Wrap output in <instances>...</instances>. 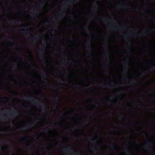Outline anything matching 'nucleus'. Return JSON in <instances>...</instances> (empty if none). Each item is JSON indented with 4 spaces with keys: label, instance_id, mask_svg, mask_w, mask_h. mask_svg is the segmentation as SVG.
Listing matches in <instances>:
<instances>
[{
    "label": "nucleus",
    "instance_id": "a878e982",
    "mask_svg": "<svg viewBox=\"0 0 155 155\" xmlns=\"http://www.w3.org/2000/svg\"><path fill=\"white\" fill-rule=\"evenodd\" d=\"M21 22V21H14V22L15 23H19V22Z\"/></svg>",
    "mask_w": 155,
    "mask_h": 155
},
{
    "label": "nucleus",
    "instance_id": "c756f323",
    "mask_svg": "<svg viewBox=\"0 0 155 155\" xmlns=\"http://www.w3.org/2000/svg\"><path fill=\"white\" fill-rule=\"evenodd\" d=\"M105 56L109 57L110 56V55L108 53H107L105 54Z\"/></svg>",
    "mask_w": 155,
    "mask_h": 155
},
{
    "label": "nucleus",
    "instance_id": "603ef678",
    "mask_svg": "<svg viewBox=\"0 0 155 155\" xmlns=\"http://www.w3.org/2000/svg\"><path fill=\"white\" fill-rule=\"evenodd\" d=\"M134 9L135 10H136L137 9V8H134Z\"/></svg>",
    "mask_w": 155,
    "mask_h": 155
},
{
    "label": "nucleus",
    "instance_id": "2f4dec72",
    "mask_svg": "<svg viewBox=\"0 0 155 155\" xmlns=\"http://www.w3.org/2000/svg\"><path fill=\"white\" fill-rule=\"evenodd\" d=\"M36 15L37 16H39L40 15V12H37Z\"/></svg>",
    "mask_w": 155,
    "mask_h": 155
},
{
    "label": "nucleus",
    "instance_id": "69168bd1",
    "mask_svg": "<svg viewBox=\"0 0 155 155\" xmlns=\"http://www.w3.org/2000/svg\"><path fill=\"white\" fill-rule=\"evenodd\" d=\"M92 49H94V48H93H93H92Z\"/></svg>",
    "mask_w": 155,
    "mask_h": 155
},
{
    "label": "nucleus",
    "instance_id": "4be33fe9",
    "mask_svg": "<svg viewBox=\"0 0 155 155\" xmlns=\"http://www.w3.org/2000/svg\"><path fill=\"white\" fill-rule=\"evenodd\" d=\"M149 31H145L144 33H143V35H148L149 33Z\"/></svg>",
    "mask_w": 155,
    "mask_h": 155
},
{
    "label": "nucleus",
    "instance_id": "2eb2a0df",
    "mask_svg": "<svg viewBox=\"0 0 155 155\" xmlns=\"http://www.w3.org/2000/svg\"><path fill=\"white\" fill-rule=\"evenodd\" d=\"M41 56L42 57H43L44 54H45L46 53L45 52V50L43 49H41L40 51Z\"/></svg>",
    "mask_w": 155,
    "mask_h": 155
},
{
    "label": "nucleus",
    "instance_id": "412c9836",
    "mask_svg": "<svg viewBox=\"0 0 155 155\" xmlns=\"http://www.w3.org/2000/svg\"><path fill=\"white\" fill-rule=\"evenodd\" d=\"M28 137L26 136L24 137L21 138V140H26L27 139Z\"/></svg>",
    "mask_w": 155,
    "mask_h": 155
},
{
    "label": "nucleus",
    "instance_id": "c85d7f7f",
    "mask_svg": "<svg viewBox=\"0 0 155 155\" xmlns=\"http://www.w3.org/2000/svg\"><path fill=\"white\" fill-rule=\"evenodd\" d=\"M114 148V150H117V146H114L113 147Z\"/></svg>",
    "mask_w": 155,
    "mask_h": 155
},
{
    "label": "nucleus",
    "instance_id": "20e7f679",
    "mask_svg": "<svg viewBox=\"0 0 155 155\" xmlns=\"http://www.w3.org/2000/svg\"><path fill=\"white\" fill-rule=\"evenodd\" d=\"M76 119L78 120L77 126V127L72 128V129H70L69 131L70 132H72L73 131H77L80 129L83 126V123L81 120H79L77 118H76Z\"/></svg>",
    "mask_w": 155,
    "mask_h": 155
},
{
    "label": "nucleus",
    "instance_id": "13d9d810",
    "mask_svg": "<svg viewBox=\"0 0 155 155\" xmlns=\"http://www.w3.org/2000/svg\"><path fill=\"white\" fill-rule=\"evenodd\" d=\"M63 115H65L66 114H63Z\"/></svg>",
    "mask_w": 155,
    "mask_h": 155
},
{
    "label": "nucleus",
    "instance_id": "aec40b11",
    "mask_svg": "<svg viewBox=\"0 0 155 155\" xmlns=\"http://www.w3.org/2000/svg\"><path fill=\"white\" fill-rule=\"evenodd\" d=\"M78 85H79V84H73L72 86L74 87V88H78Z\"/></svg>",
    "mask_w": 155,
    "mask_h": 155
},
{
    "label": "nucleus",
    "instance_id": "e433bc0d",
    "mask_svg": "<svg viewBox=\"0 0 155 155\" xmlns=\"http://www.w3.org/2000/svg\"><path fill=\"white\" fill-rule=\"evenodd\" d=\"M59 15L61 16H62L63 15V13H62L61 14H60Z\"/></svg>",
    "mask_w": 155,
    "mask_h": 155
},
{
    "label": "nucleus",
    "instance_id": "f704fd0d",
    "mask_svg": "<svg viewBox=\"0 0 155 155\" xmlns=\"http://www.w3.org/2000/svg\"><path fill=\"white\" fill-rule=\"evenodd\" d=\"M36 119L40 120L42 119V118H36Z\"/></svg>",
    "mask_w": 155,
    "mask_h": 155
},
{
    "label": "nucleus",
    "instance_id": "c03bdc74",
    "mask_svg": "<svg viewBox=\"0 0 155 155\" xmlns=\"http://www.w3.org/2000/svg\"><path fill=\"white\" fill-rule=\"evenodd\" d=\"M110 59H109V61H107V62L109 63H110Z\"/></svg>",
    "mask_w": 155,
    "mask_h": 155
},
{
    "label": "nucleus",
    "instance_id": "c9c22d12",
    "mask_svg": "<svg viewBox=\"0 0 155 155\" xmlns=\"http://www.w3.org/2000/svg\"><path fill=\"white\" fill-rule=\"evenodd\" d=\"M124 61H125V62L127 64V66H128V63L127 62V61H126V60H125Z\"/></svg>",
    "mask_w": 155,
    "mask_h": 155
},
{
    "label": "nucleus",
    "instance_id": "a211bd4d",
    "mask_svg": "<svg viewBox=\"0 0 155 155\" xmlns=\"http://www.w3.org/2000/svg\"><path fill=\"white\" fill-rule=\"evenodd\" d=\"M125 72L127 73H128L129 72V70L128 67L126 66V68L125 69Z\"/></svg>",
    "mask_w": 155,
    "mask_h": 155
},
{
    "label": "nucleus",
    "instance_id": "72a5a7b5",
    "mask_svg": "<svg viewBox=\"0 0 155 155\" xmlns=\"http://www.w3.org/2000/svg\"><path fill=\"white\" fill-rule=\"evenodd\" d=\"M120 117H121L123 119H124L125 118V117L122 115H121V116H120Z\"/></svg>",
    "mask_w": 155,
    "mask_h": 155
},
{
    "label": "nucleus",
    "instance_id": "5fc2aeb1",
    "mask_svg": "<svg viewBox=\"0 0 155 155\" xmlns=\"http://www.w3.org/2000/svg\"><path fill=\"white\" fill-rule=\"evenodd\" d=\"M153 150L154 151L155 150V149L154 148H153Z\"/></svg>",
    "mask_w": 155,
    "mask_h": 155
},
{
    "label": "nucleus",
    "instance_id": "f03ea898",
    "mask_svg": "<svg viewBox=\"0 0 155 155\" xmlns=\"http://www.w3.org/2000/svg\"><path fill=\"white\" fill-rule=\"evenodd\" d=\"M85 150L86 155H87V75L85 76ZM83 135V136H84Z\"/></svg>",
    "mask_w": 155,
    "mask_h": 155
},
{
    "label": "nucleus",
    "instance_id": "473e14b6",
    "mask_svg": "<svg viewBox=\"0 0 155 155\" xmlns=\"http://www.w3.org/2000/svg\"><path fill=\"white\" fill-rule=\"evenodd\" d=\"M151 141H149L148 143H146V144H147L148 143L149 144H150L151 143Z\"/></svg>",
    "mask_w": 155,
    "mask_h": 155
},
{
    "label": "nucleus",
    "instance_id": "4468645a",
    "mask_svg": "<svg viewBox=\"0 0 155 155\" xmlns=\"http://www.w3.org/2000/svg\"><path fill=\"white\" fill-rule=\"evenodd\" d=\"M36 100L38 101H39L40 100V99L37 97H35L31 99V101L33 102L36 101Z\"/></svg>",
    "mask_w": 155,
    "mask_h": 155
},
{
    "label": "nucleus",
    "instance_id": "5701e85b",
    "mask_svg": "<svg viewBox=\"0 0 155 155\" xmlns=\"http://www.w3.org/2000/svg\"><path fill=\"white\" fill-rule=\"evenodd\" d=\"M105 47L107 48V49L108 50H110L108 46V43H107V44L105 46Z\"/></svg>",
    "mask_w": 155,
    "mask_h": 155
},
{
    "label": "nucleus",
    "instance_id": "6ab92c4d",
    "mask_svg": "<svg viewBox=\"0 0 155 155\" xmlns=\"http://www.w3.org/2000/svg\"><path fill=\"white\" fill-rule=\"evenodd\" d=\"M108 87L109 88H114L115 87V86L114 84H110V85H108Z\"/></svg>",
    "mask_w": 155,
    "mask_h": 155
},
{
    "label": "nucleus",
    "instance_id": "423d86ee",
    "mask_svg": "<svg viewBox=\"0 0 155 155\" xmlns=\"http://www.w3.org/2000/svg\"><path fill=\"white\" fill-rule=\"evenodd\" d=\"M73 150L72 149L70 146L66 147L64 150L66 151L71 153L72 155H74L75 154V153L77 152V150H76L75 151H73Z\"/></svg>",
    "mask_w": 155,
    "mask_h": 155
},
{
    "label": "nucleus",
    "instance_id": "9b49d317",
    "mask_svg": "<svg viewBox=\"0 0 155 155\" xmlns=\"http://www.w3.org/2000/svg\"><path fill=\"white\" fill-rule=\"evenodd\" d=\"M38 104L40 105V107L42 109L46 111V108L45 107L41 102H39Z\"/></svg>",
    "mask_w": 155,
    "mask_h": 155
},
{
    "label": "nucleus",
    "instance_id": "9d476101",
    "mask_svg": "<svg viewBox=\"0 0 155 155\" xmlns=\"http://www.w3.org/2000/svg\"><path fill=\"white\" fill-rule=\"evenodd\" d=\"M93 127L96 129H100L101 127V125L99 124H96L93 125Z\"/></svg>",
    "mask_w": 155,
    "mask_h": 155
},
{
    "label": "nucleus",
    "instance_id": "774afa93",
    "mask_svg": "<svg viewBox=\"0 0 155 155\" xmlns=\"http://www.w3.org/2000/svg\"><path fill=\"white\" fill-rule=\"evenodd\" d=\"M154 67H155V65H154Z\"/></svg>",
    "mask_w": 155,
    "mask_h": 155
},
{
    "label": "nucleus",
    "instance_id": "864d4df0",
    "mask_svg": "<svg viewBox=\"0 0 155 155\" xmlns=\"http://www.w3.org/2000/svg\"><path fill=\"white\" fill-rule=\"evenodd\" d=\"M75 110V109H72V111H74Z\"/></svg>",
    "mask_w": 155,
    "mask_h": 155
},
{
    "label": "nucleus",
    "instance_id": "4d7b16f0",
    "mask_svg": "<svg viewBox=\"0 0 155 155\" xmlns=\"http://www.w3.org/2000/svg\"><path fill=\"white\" fill-rule=\"evenodd\" d=\"M92 55L93 56H95V55H94V54H92Z\"/></svg>",
    "mask_w": 155,
    "mask_h": 155
},
{
    "label": "nucleus",
    "instance_id": "f257e3e1",
    "mask_svg": "<svg viewBox=\"0 0 155 155\" xmlns=\"http://www.w3.org/2000/svg\"><path fill=\"white\" fill-rule=\"evenodd\" d=\"M89 77H88V136H90L89 134V91L90 90L89 85ZM95 136L93 137L91 139V141L94 143V147L93 148L92 151L93 152L97 153L98 149L97 147H99L100 146L101 143L98 140V137L97 136L98 135H94Z\"/></svg>",
    "mask_w": 155,
    "mask_h": 155
},
{
    "label": "nucleus",
    "instance_id": "338daca9",
    "mask_svg": "<svg viewBox=\"0 0 155 155\" xmlns=\"http://www.w3.org/2000/svg\"><path fill=\"white\" fill-rule=\"evenodd\" d=\"M10 21H11V22H12V20H10Z\"/></svg>",
    "mask_w": 155,
    "mask_h": 155
},
{
    "label": "nucleus",
    "instance_id": "4c0bfd02",
    "mask_svg": "<svg viewBox=\"0 0 155 155\" xmlns=\"http://www.w3.org/2000/svg\"><path fill=\"white\" fill-rule=\"evenodd\" d=\"M30 97H28V98H27V99H28V100H30ZM25 99H27V98H25Z\"/></svg>",
    "mask_w": 155,
    "mask_h": 155
},
{
    "label": "nucleus",
    "instance_id": "052dcab7",
    "mask_svg": "<svg viewBox=\"0 0 155 155\" xmlns=\"http://www.w3.org/2000/svg\"><path fill=\"white\" fill-rule=\"evenodd\" d=\"M12 124L13 125H14V123L13 122H12Z\"/></svg>",
    "mask_w": 155,
    "mask_h": 155
},
{
    "label": "nucleus",
    "instance_id": "8fccbe9b",
    "mask_svg": "<svg viewBox=\"0 0 155 155\" xmlns=\"http://www.w3.org/2000/svg\"><path fill=\"white\" fill-rule=\"evenodd\" d=\"M45 83V84H47V83L46 82H45V81H43Z\"/></svg>",
    "mask_w": 155,
    "mask_h": 155
},
{
    "label": "nucleus",
    "instance_id": "39448f33",
    "mask_svg": "<svg viewBox=\"0 0 155 155\" xmlns=\"http://www.w3.org/2000/svg\"><path fill=\"white\" fill-rule=\"evenodd\" d=\"M18 114V112L17 111L11 110L6 112V116H8L12 117H15Z\"/></svg>",
    "mask_w": 155,
    "mask_h": 155
},
{
    "label": "nucleus",
    "instance_id": "a19ab883",
    "mask_svg": "<svg viewBox=\"0 0 155 155\" xmlns=\"http://www.w3.org/2000/svg\"><path fill=\"white\" fill-rule=\"evenodd\" d=\"M22 26L24 27H26L27 26L26 25H23Z\"/></svg>",
    "mask_w": 155,
    "mask_h": 155
},
{
    "label": "nucleus",
    "instance_id": "7c9ffc66",
    "mask_svg": "<svg viewBox=\"0 0 155 155\" xmlns=\"http://www.w3.org/2000/svg\"><path fill=\"white\" fill-rule=\"evenodd\" d=\"M26 146L28 147H30L31 145L29 144H27L26 145Z\"/></svg>",
    "mask_w": 155,
    "mask_h": 155
},
{
    "label": "nucleus",
    "instance_id": "58836bf2",
    "mask_svg": "<svg viewBox=\"0 0 155 155\" xmlns=\"http://www.w3.org/2000/svg\"><path fill=\"white\" fill-rule=\"evenodd\" d=\"M45 63L46 64H47L48 63V61H47V60H46L45 61Z\"/></svg>",
    "mask_w": 155,
    "mask_h": 155
},
{
    "label": "nucleus",
    "instance_id": "6e6552de",
    "mask_svg": "<svg viewBox=\"0 0 155 155\" xmlns=\"http://www.w3.org/2000/svg\"><path fill=\"white\" fill-rule=\"evenodd\" d=\"M94 2H95V8H94V11L95 12H97L99 10V2L96 0H94Z\"/></svg>",
    "mask_w": 155,
    "mask_h": 155
},
{
    "label": "nucleus",
    "instance_id": "0e129e2a",
    "mask_svg": "<svg viewBox=\"0 0 155 155\" xmlns=\"http://www.w3.org/2000/svg\"><path fill=\"white\" fill-rule=\"evenodd\" d=\"M128 35H127V36H126V37L127 38V37H128Z\"/></svg>",
    "mask_w": 155,
    "mask_h": 155
},
{
    "label": "nucleus",
    "instance_id": "79ce46f5",
    "mask_svg": "<svg viewBox=\"0 0 155 155\" xmlns=\"http://www.w3.org/2000/svg\"><path fill=\"white\" fill-rule=\"evenodd\" d=\"M93 106L95 108L96 107V105H94Z\"/></svg>",
    "mask_w": 155,
    "mask_h": 155
},
{
    "label": "nucleus",
    "instance_id": "bf43d9fd",
    "mask_svg": "<svg viewBox=\"0 0 155 155\" xmlns=\"http://www.w3.org/2000/svg\"><path fill=\"white\" fill-rule=\"evenodd\" d=\"M128 46H131V45L130 44L129 45H128Z\"/></svg>",
    "mask_w": 155,
    "mask_h": 155
},
{
    "label": "nucleus",
    "instance_id": "cd10ccee",
    "mask_svg": "<svg viewBox=\"0 0 155 155\" xmlns=\"http://www.w3.org/2000/svg\"><path fill=\"white\" fill-rule=\"evenodd\" d=\"M126 151L127 152H130V151H131V150L129 149H127V150H126Z\"/></svg>",
    "mask_w": 155,
    "mask_h": 155
},
{
    "label": "nucleus",
    "instance_id": "680f3d73",
    "mask_svg": "<svg viewBox=\"0 0 155 155\" xmlns=\"http://www.w3.org/2000/svg\"><path fill=\"white\" fill-rule=\"evenodd\" d=\"M38 155H40L39 153H38Z\"/></svg>",
    "mask_w": 155,
    "mask_h": 155
},
{
    "label": "nucleus",
    "instance_id": "0eeeda50",
    "mask_svg": "<svg viewBox=\"0 0 155 155\" xmlns=\"http://www.w3.org/2000/svg\"><path fill=\"white\" fill-rule=\"evenodd\" d=\"M78 2V0H69V1H68L65 2L64 5L65 7H68V4L72 3H76Z\"/></svg>",
    "mask_w": 155,
    "mask_h": 155
},
{
    "label": "nucleus",
    "instance_id": "f3484780",
    "mask_svg": "<svg viewBox=\"0 0 155 155\" xmlns=\"http://www.w3.org/2000/svg\"><path fill=\"white\" fill-rule=\"evenodd\" d=\"M21 30L23 31V33L25 35H26L27 34V32L28 31V29H23Z\"/></svg>",
    "mask_w": 155,
    "mask_h": 155
},
{
    "label": "nucleus",
    "instance_id": "ea45409f",
    "mask_svg": "<svg viewBox=\"0 0 155 155\" xmlns=\"http://www.w3.org/2000/svg\"><path fill=\"white\" fill-rule=\"evenodd\" d=\"M72 18H73V21H74V16H73L72 17Z\"/></svg>",
    "mask_w": 155,
    "mask_h": 155
},
{
    "label": "nucleus",
    "instance_id": "ddd939ff",
    "mask_svg": "<svg viewBox=\"0 0 155 155\" xmlns=\"http://www.w3.org/2000/svg\"><path fill=\"white\" fill-rule=\"evenodd\" d=\"M67 64H70L72 65H76L78 64V62L77 61H74L72 62H68Z\"/></svg>",
    "mask_w": 155,
    "mask_h": 155
},
{
    "label": "nucleus",
    "instance_id": "6e6d98bb",
    "mask_svg": "<svg viewBox=\"0 0 155 155\" xmlns=\"http://www.w3.org/2000/svg\"><path fill=\"white\" fill-rule=\"evenodd\" d=\"M48 124H52V123H48Z\"/></svg>",
    "mask_w": 155,
    "mask_h": 155
},
{
    "label": "nucleus",
    "instance_id": "de8ad7c7",
    "mask_svg": "<svg viewBox=\"0 0 155 155\" xmlns=\"http://www.w3.org/2000/svg\"><path fill=\"white\" fill-rule=\"evenodd\" d=\"M104 21L105 22H106L107 21V20L106 19H104Z\"/></svg>",
    "mask_w": 155,
    "mask_h": 155
},
{
    "label": "nucleus",
    "instance_id": "393cba45",
    "mask_svg": "<svg viewBox=\"0 0 155 155\" xmlns=\"http://www.w3.org/2000/svg\"><path fill=\"white\" fill-rule=\"evenodd\" d=\"M40 38V36H37L35 37V38L34 40H35V39H39Z\"/></svg>",
    "mask_w": 155,
    "mask_h": 155
},
{
    "label": "nucleus",
    "instance_id": "e2e57ef3",
    "mask_svg": "<svg viewBox=\"0 0 155 155\" xmlns=\"http://www.w3.org/2000/svg\"><path fill=\"white\" fill-rule=\"evenodd\" d=\"M17 67L18 68V65H17Z\"/></svg>",
    "mask_w": 155,
    "mask_h": 155
},
{
    "label": "nucleus",
    "instance_id": "37998d69",
    "mask_svg": "<svg viewBox=\"0 0 155 155\" xmlns=\"http://www.w3.org/2000/svg\"><path fill=\"white\" fill-rule=\"evenodd\" d=\"M60 84H65V83H60Z\"/></svg>",
    "mask_w": 155,
    "mask_h": 155
},
{
    "label": "nucleus",
    "instance_id": "bb28decb",
    "mask_svg": "<svg viewBox=\"0 0 155 155\" xmlns=\"http://www.w3.org/2000/svg\"><path fill=\"white\" fill-rule=\"evenodd\" d=\"M57 97V101H58V102H59V98H60L59 97V96H58Z\"/></svg>",
    "mask_w": 155,
    "mask_h": 155
},
{
    "label": "nucleus",
    "instance_id": "09e8293b",
    "mask_svg": "<svg viewBox=\"0 0 155 155\" xmlns=\"http://www.w3.org/2000/svg\"><path fill=\"white\" fill-rule=\"evenodd\" d=\"M12 155H14V153L13 152H12Z\"/></svg>",
    "mask_w": 155,
    "mask_h": 155
},
{
    "label": "nucleus",
    "instance_id": "f8f14e48",
    "mask_svg": "<svg viewBox=\"0 0 155 155\" xmlns=\"http://www.w3.org/2000/svg\"><path fill=\"white\" fill-rule=\"evenodd\" d=\"M128 7V6L126 5H122L120 6H119L117 7L118 9H120L122 8H127Z\"/></svg>",
    "mask_w": 155,
    "mask_h": 155
},
{
    "label": "nucleus",
    "instance_id": "7ed1b4c3",
    "mask_svg": "<svg viewBox=\"0 0 155 155\" xmlns=\"http://www.w3.org/2000/svg\"><path fill=\"white\" fill-rule=\"evenodd\" d=\"M85 150L86 155H87V75L85 76ZM83 135V136H84Z\"/></svg>",
    "mask_w": 155,
    "mask_h": 155
},
{
    "label": "nucleus",
    "instance_id": "b1692460",
    "mask_svg": "<svg viewBox=\"0 0 155 155\" xmlns=\"http://www.w3.org/2000/svg\"><path fill=\"white\" fill-rule=\"evenodd\" d=\"M125 26H121V28H120V30H123L125 28Z\"/></svg>",
    "mask_w": 155,
    "mask_h": 155
},
{
    "label": "nucleus",
    "instance_id": "3c124183",
    "mask_svg": "<svg viewBox=\"0 0 155 155\" xmlns=\"http://www.w3.org/2000/svg\"><path fill=\"white\" fill-rule=\"evenodd\" d=\"M94 17H97V16L96 15H94Z\"/></svg>",
    "mask_w": 155,
    "mask_h": 155
},
{
    "label": "nucleus",
    "instance_id": "a18cd8bd",
    "mask_svg": "<svg viewBox=\"0 0 155 155\" xmlns=\"http://www.w3.org/2000/svg\"><path fill=\"white\" fill-rule=\"evenodd\" d=\"M148 12V10L147 9L145 11V12Z\"/></svg>",
    "mask_w": 155,
    "mask_h": 155
},
{
    "label": "nucleus",
    "instance_id": "dca6fc26",
    "mask_svg": "<svg viewBox=\"0 0 155 155\" xmlns=\"http://www.w3.org/2000/svg\"><path fill=\"white\" fill-rule=\"evenodd\" d=\"M31 127V125L30 124V125H28L27 126L24 127H22V128L23 130H26L28 129V127Z\"/></svg>",
    "mask_w": 155,
    "mask_h": 155
},
{
    "label": "nucleus",
    "instance_id": "49530a36",
    "mask_svg": "<svg viewBox=\"0 0 155 155\" xmlns=\"http://www.w3.org/2000/svg\"><path fill=\"white\" fill-rule=\"evenodd\" d=\"M100 99L99 98H97L96 100L97 101H99Z\"/></svg>",
    "mask_w": 155,
    "mask_h": 155
},
{
    "label": "nucleus",
    "instance_id": "1a4fd4ad",
    "mask_svg": "<svg viewBox=\"0 0 155 155\" xmlns=\"http://www.w3.org/2000/svg\"><path fill=\"white\" fill-rule=\"evenodd\" d=\"M98 112H99L97 110H94V111L93 112H94V120L95 121H96L97 120H98L100 122L101 121L99 119V118L98 117H95V114H97L98 113Z\"/></svg>",
    "mask_w": 155,
    "mask_h": 155
}]
</instances>
